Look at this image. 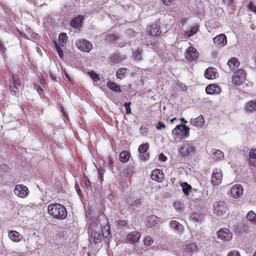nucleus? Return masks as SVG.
<instances>
[{"label": "nucleus", "mask_w": 256, "mask_h": 256, "mask_svg": "<svg viewBox=\"0 0 256 256\" xmlns=\"http://www.w3.org/2000/svg\"><path fill=\"white\" fill-rule=\"evenodd\" d=\"M48 212L52 218L58 220H64L67 216V210L66 208L59 203H54L48 206Z\"/></svg>", "instance_id": "1"}, {"label": "nucleus", "mask_w": 256, "mask_h": 256, "mask_svg": "<svg viewBox=\"0 0 256 256\" xmlns=\"http://www.w3.org/2000/svg\"><path fill=\"white\" fill-rule=\"evenodd\" d=\"M172 134L176 137V139H182L189 136L190 128L185 124H178L173 129Z\"/></svg>", "instance_id": "2"}, {"label": "nucleus", "mask_w": 256, "mask_h": 256, "mask_svg": "<svg viewBox=\"0 0 256 256\" xmlns=\"http://www.w3.org/2000/svg\"><path fill=\"white\" fill-rule=\"evenodd\" d=\"M67 41L68 36L64 32H62L58 36V44L56 41L54 42L56 52L58 53L60 58L62 59L64 58V53L61 47H63L66 44Z\"/></svg>", "instance_id": "3"}, {"label": "nucleus", "mask_w": 256, "mask_h": 256, "mask_svg": "<svg viewBox=\"0 0 256 256\" xmlns=\"http://www.w3.org/2000/svg\"><path fill=\"white\" fill-rule=\"evenodd\" d=\"M246 74L242 70L235 72L232 77V82L236 86H240L245 80Z\"/></svg>", "instance_id": "4"}, {"label": "nucleus", "mask_w": 256, "mask_h": 256, "mask_svg": "<svg viewBox=\"0 0 256 256\" xmlns=\"http://www.w3.org/2000/svg\"><path fill=\"white\" fill-rule=\"evenodd\" d=\"M227 206L224 201H217L214 204V213L218 216H222L226 210Z\"/></svg>", "instance_id": "5"}, {"label": "nucleus", "mask_w": 256, "mask_h": 256, "mask_svg": "<svg viewBox=\"0 0 256 256\" xmlns=\"http://www.w3.org/2000/svg\"><path fill=\"white\" fill-rule=\"evenodd\" d=\"M217 236L221 240L228 242L232 238V234L230 230L226 228H222L216 232Z\"/></svg>", "instance_id": "6"}, {"label": "nucleus", "mask_w": 256, "mask_h": 256, "mask_svg": "<svg viewBox=\"0 0 256 256\" xmlns=\"http://www.w3.org/2000/svg\"><path fill=\"white\" fill-rule=\"evenodd\" d=\"M199 54L196 49L192 46L188 47L185 52V58L190 62L196 60Z\"/></svg>", "instance_id": "7"}, {"label": "nucleus", "mask_w": 256, "mask_h": 256, "mask_svg": "<svg viewBox=\"0 0 256 256\" xmlns=\"http://www.w3.org/2000/svg\"><path fill=\"white\" fill-rule=\"evenodd\" d=\"M222 179V173L221 170L216 168L212 171L211 184L214 186L220 184Z\"/></svg>", "instance_id": "8"}, {"label": "nucleus", "mask_w": 256, "mask_h": 256, "mask_svg": "<svg viewBox=\"0 0 256 256\" xmlns=\"http://www.w3.org/2000/svg\"><path fill=\"white\" fill-rule=\"evenodd\" d=\"M180 154L183 156L191 155L195 152L194 146L190 143H185L183 144L179 150Z\"/></svg>", "instance_id": "9"}, {"label": "nucleus", "mask_w": 256, "mask_h": 256, "mask_svg": "<svg viewBox=\"0 0 256 256\" xmlns=\"http://www.w3.org/2000/svg\"><path fill=\"white\" fill-rule=\"evenodd\" d=\"M146 33L154 37L159 36L162 33L160 25L155 22L148 26L146 28Z\"/></svg>", "instance_id": "10"}, {"label": "nucleus", "mask_w": 256, "mask_h": 256, "mask_svg": "<svg viewBox=\"0 0 256 256\" xmlns=\"http://www.w3.org/2000/svg\"><path fill=\"white\" fill-rule=\"evenodd\" d=\"M14 193L20 198H25L28 196L29 191L26 186L23 184H17L14 189Z\"/></svg>", "instance_id": "11"}, {"label": "nucleus", "mask_w": 256, "mask_h": 256, "mask_svg": "<svg viewBox=\"0 0 256 256\" xmlns=\"http://www.w3.org/2000/svg\"><path fill=\"white\" fill-rule=\"evenodd\" d=\"M76 45L80 50L84 52H89L92 48L91 42L86 39L78 40Z\"/></svg>", "instance_id": "12"}, {"label": "nucleus", "mask_w": 256, "mask_h": 256, "mask_svg": "<svg viewBox=\"0 0 256 256\" xmlns=\"http://www.w3.org/2000/svg\"><path fill=\"white\" fill-rule=\"evenodd\" d=\"M213 41L216 48H220L226 45L227 43L226 36L224 34H220L214 38Z\"/></svg>", "instance_id": "13"}, {"label": "nucleus", "mask_w": 256, "mask_h": 256, "mask_svg": "<svg viewBox=\"0 0 256 256\" xmlns=\"http://www.w3.org/2000/svg\"><path fill=\"white\" fill-rule=\"evenodd\" d=\"M244 189L240 184H236L230 189V194L234 198H238L243 194Z\"/></svg>", "instance_id": "14"}, {"label": "nucleus", "mask_w": 256, "mask_h": 256, "mask_svg": "<svg viewBox=\"0 0 256 256\" xmlns=\"http://www.w3.org/2000/svg\"><path fill=\"white\" fill-rule=\"evenodd\" d=\"M148 148L149 146L147 143L142 144L139 146L138 150L140 154L141 160H146L149 158V153L148 152Z\"/></svg>", "instance_id": "15"}, {"label": "nucleus", "mask_w": 256, "mask_h": 256, "mask_svg": "<svg viewBox=\"0 0 256 256\" xmlns=\"http://www.w3.org/2000/svg\"><path fill=\"white\" fill-rule=\"evenodd\" d=\"M140 234L137 231H134L128 234L126 236V242L129 244H136L139 242Z\"/></svg>", "instance_id": "16"}, {"label": "nucleus", "mask_w": 256, "mask_h": 256, "mask_svg": "<svg viewBox=\"0 0 256 256\" xmlns=\"http://www.w3.org/2000/svg\"><path fill=\"white\" fill-rule=\"evenodd\" d=\"M160 222V218L155 215L148 216L146 220V225L148 228L154 226Z\"/></svg>", "instance_id": "17"}, {"label": "nucleus", "mask_w": 256, "mask_h": 256, "mask_svg": "<svg viewBox=\"0 0 256 256\" xmlns=\"http://www.w3.org/2000/svg\"><path fill=\"white\" fill-rule=\"evenodd\" d=\"M126 203L128 204L130 208L134 209L135 208L138 207L140 205L142 202V199L140 198L134 200L133 196L130 195L128 196L126 200Z\"/></svg>", "instance_id": "18"}, {"label": "nucleus", "mask_w": 256, "mask_h": 256, "mask_svg": "<svg viewBox=\"0 0 256 256\" xmlns=\"http://www.w3.org/2000/svg\"><path fill=\"white\" fill-rule=\"evenodd\" d=\"M204 75L207 79L214 80L218 77V74L216 68L210 67L205 70Z\"/></svg>", "instance_id": "19"}, {"label": "nucleus", "mask_w": 256, "mask_h": 256, "mask_svg": "<svg viewBox=\"0 0 256 256\" xmlns=\"http://www.w3.org/2000/svg\"><path fill=\"white\" fill-rule=\"evenodd\" d=\"M164 177L163 172L160 169L154 170L150 174V178L152 180L158 182L163 181Z\"/></svg>", "instance_id": "20"}, {"label": "nucleus", "mask_w": 256, "mask_h": 256, "mask_svg": "<svg viewBox=\"0 0 256 256\" xmlns=\"http://www.w3.org/2000/svg\"><path fill=\"white\" fill-rule=\"evenodd\" d=\"M220 91V88L216 84H209L206 88V94H218Z\"/></svg>", "instance_id": "21"}, {"label": "nucleus", "mask_w": 256, "mask_h": 256, "mask_svg": "<svg viewBox=\"0 0 256 256\" xmlns=\"http://www.w3.org/2000/svg\"><path fill=\"white\" fill-rule=\"evenodd\" d=\"M126 56H120L119 54L115 53L111 55L110 61L114 65L122 62L126 58Z\"/></svg>", "instance_id": "22"}, {"label": "nucleus", "mask_w": 256, "mask_h": 256, "mask_svg": "<svg viewBox=\"0 0 256 256\" xmlns=\"http://www.w3.org/2000/svg\"><path fill=\"white\" fill-rule=\"evenodd\" d=\"M190 123L194 126L202 128L204 124V118L202 115H200L196 118H191Z\"/></svg>", "instance_id": "23"}, {"label": "nucleus", "mask_w": 256, "mask_h": 256, "mask_svg": "<svg viewBox=\"0 0 256 256\" xmlns=\"http://www.w3.org/2000/svg\"><path fill=\"white\" fill-rule=\"evenodd\" d=\"M130 70L127 68H120L116 71V77L120 80H123L128 76Z\"/></svg>", "instance_id": "24"}, {"label": "nucleus", "mask_w": 256, "mask_h": 256, "mask_svg": "<svg viewBox=\"0 0 256 256\" xmlns=\"http://www.w3.org/2000/svg\"><path fill=\"white\" fill-rule=\"evenodd\" d=\"M120 36L117 34H108L104 39V41L108 44L118 43L120 38Z\"/></svg>", "instance_id": "25"}, {"label": "nucleus", "mask_w": 256, "mask_h": 256, "mask_svg": "<svg viewBox=\"0 0 256 256\" xmlns=\"http://www.w3.org/2000/svg\"><path fill=\"white\" fill-rule=\"evenodd\" d=\"M9 238L14 242H19L23 238L22 236L16 230H11L8 232Z\"/></svg>", "instance_id": "26"}, {"label": "nucleus", "mask_w": 256, "mask_h": 256, "mask_svg": "<svg viewBox=\"0 0 256 256\" xmlns=\"http://www.w3.org/2000/svg\"><path fill=\"white\" fill-rule=\"evenodd\" d=\"M248 162L250 164L256 166V148L250 150Z\"/></svg>", "instance_id": "27"}, {"label": "nucleus", "mask_w": 256, "mask_h": 256, "mask_svg": "<svg viewBox=\"0 0 256 256\" xmlns=\"http://www.w3.org/2000/svg\"><path fill=\"white\" fill-rule=\"evenodd\" d=\"M199 30V26L197 24H194L190 26V30H188L184 32V36H186L187 37H190L193 34L197 32Z\"/></svg>", "instance_id": "28"}, {"label": "nucleus", "mask_w": 256, "mask_h": 256, "mask_svg": "<svg viewBox=\"0 0 256 256\" xmlns=\"http://www.w3.org/2000/svg\"><path fill=\"white\" fill-rule=\"evenodd\" d=\"M83 20L84 17L82 16L75 18L72 20L70 25L74 28L79 29L82 25Z\"/></svg>", "instance_id": "29"}, {"label": "nucleus", "mask_w": 256, "mask_h": 256, "mask_svg": "<svg viewBox=\"0 0 256 256\" xmlns=\"http://www.w3.org/2000/svg\"><path fill=\"white\" fill-rule=\"evenodd\" d=\"M170 226L174 230L182 232L184 230V226L178 222L174 220H171L170 222Z\"/></svg>", "instance_id": "30"}, {"label": "nucleus", "mask_w": 256, "mask_h": 256, "mask_svg": "<svg viewBox=\"0 0 256 256\" xmlns=\"http://www.w3.org/2000/svg\"><path fill=\"white\" fill-rule=\"evenodd\" d=\"M228 65L230 70H234L238 67L240 62L236 58L233 57L228 60Z\"/></svg>", "instance_id": "31"}, {"label": "nucleus", "mask_w": 256, "mask_h": 256, "mask_svg": "<svg viewBox=\"0 0 256 256\" xmlns=\"http://www.w3.org/2000/svg\"><path fill=\"white\" fill-rule=\"evenodd\" d=\"M106 85L112 91L118 93L122 92L120 86L114 82L109 80Z\"/></svg>", "instance_id": "32"}, {"label": "nucleus", "mask_w": 256, "mask_h": 256, "mask_svg": "<svg viewBox=\"0 0 256 256\" xmlns=\"http://www.w3.org/2000/svg\"><path fill=\"white\" fill-rule=\"evenodd\" d=\"M190 218L196 222H200L204 219V216L200 212H194L190 215Z\"/></svg>", "instance_id": "33"}, {"label": "nucleus", "mask_w": 256, "mask_h": 256, "mask_svg": "<svg viewBox=\"0 0 256 256\" xmlns=\"http://www.w3.org/2000/svg\"><path fill=\"white\" fill-rule=\"evenodd\" d=\"M245 109L248 112H252L256 110V101L252 100L246 104Z\"/></svg>", "instance_id": "34"}, {"label": "nucleus", "mask_w": 256, "mask_h": 256, "mask_svg": "<svg viewBox=\"0 0 256 256\" xmlns=\"http://www.w3.org/2000/svg\"><path fill=\"white\" fill-rule=\"evenodd\" d=\"M130 157V154L127 150L122 151L120 154V160L122 162H127Z\"/></svg>", "instance_id": "35"}, {"label": "nucleus", "mask_w": 256, "mask_h": 256, "mask_svg": "<svg viewBox=\"0 0 256 256\" xmlns=\"http://www.w3.org/2000/svg\"><path fill=\"white\" fill-rule=\"evenodd\" d=\"M185 250L190 253L197 252L198 250L196 245L194 244H186L185 246Z\"/></svg>", "instance_id": "36"}, {"label": "nucleus", "mask_w": 256, "mask_h": 256, "mask_svg": "<svg viewBox=\"0 0 256 256\" xmlns=\"http://www.w3.org/2000/svg\"><path fill=\"white\" fill-rule=\"evenodd\" d=\"M180 186L182 188L183 192L186 195H188L190 190L192 189L190 185L188 184L187 182H184L181 184Z\"/></svg>", "instance_id": "37"}, {"label": "nucleus", "mask_w": 256, "mask_h": 256, "mask_svg": "<svg viewBox=\"0 0 256 256\" xmlns=\"http://www.w3.org/2000/svg\"><path fill=\"white\" fill-rule=\"evenodd\" d=\"M134 172V168L131 166H128L124 171V176L128 178H130L132 176Z\"/></svg>", "instance_id": "38"}, {"label": "nucleus", "mask_w": 256, "mask_h": 256, "mask_svg": "<svg viewBox=\"0 0 256 256\" xmlns=\"http://www.w3.org/2000/svg\"><path fill=\"white\" fill-rule=\"evenodd\" d=\"M246 218L251 222L256 224V214L252 210H250L248 213Z\"/></svg>", "instance_id": "39"}, {"label": "nucleus", "mask_w": 256, "mask_h": 256, "mask_svg": "<svg viewBox=\"0 0 256 256\" xmlns=\"http://www.w3.org/2000/svg\"><path fill=\"white\" fill-rule=\"evenodd\" d=\"M102 234L103 237L106 238H110V234L108 228V226H104L102 228Z\"/></svg>", "instance_id": "40"}, {"label": "nucleus", "mask_w": 256, "mask_h": 256, "mask_svg": "<svg viewBox=\"0 0 256 256\" xmlns=\"http://www.w3.org/2000/svg\"><path fill=\"white\" fill-rule=\"evenodd\" d=\"M142 49L137 48L133 52V56L134 58L138 60H141L142 58Z\"/></svg>", "instance_id": "41"}, {"label": "nucleus", "mask_w": 256, "mask_h": 256, "mask_svg": "<svg viewBox=\"0 0 256 256\" xmlns=\"http://www.w3.org/2000/svg\"><path fill=\"white\" fill-rule=\"evenodd\" d=\"M10 93L12 95L17 96L19 93V90L16 85L14 84H12L10 85Z\"/></svg>", "instance_id": "42"}, {"label": "nucleus", "mask_w": 256, "mask_h": 256, "mask_svg": "<svg viewBox=\"0 0 256 256\" xmlns=\"http://www.w3.org/2000/svg\"><path fill=\"white\" fill-rule=\"evenodd\" d=\"M212 154L214 155V158L218 160H222L224 156V153L218 150H215Z\"/></svg>", "instance_id": "43"}, {"label": "nucleus", "mask_w": 256, "mask_h": 256, "mask_svg": "<svg viewBox=\"0 0 256 256\" xmlns=\"http://www.w3.org/2000/svg\"><path fill=\"white\" fill-rule=\"evenodd\" d=\"M153 238L150 236H146L144 239V244L146 246H150L154 243Z\"/></svg>", "instance_id": "44"}, {"label": "nucleus", "mask_w": 256, "mask_h": 256, "mask_svg": "<svg viewBox=\"0 0 256 256\" xmlns=\"http://www.w3.org/2000/svg\"><path fill=\"white\" fill-rule=\"evenodd\" d=\"M88 74L94 82H96L100 80L99 76L94 71L88 72Z\"/></svg>", "instance_id": "45"}, {"label": "nucleus", "mask_w": 256, "mask_h": 256, "mask_svg": "<svg viewBox=\"0 0 256 256\" xmlns=\"http://www.w3.org/2000/svg\"><path fill=\"white\" fill-rule=\"evenodd\" d=\"M98 179L101 183L104 181V174L105 172V170L104 168L100 167L98 168Z\"/></svg>", "instance_id": "46"}, {"label": "nucleus", "mask_w": 256, "mask_h": 256, "mask_svg": "<svg viewBox=\"0 0 256 256\" xmlns=\"http://www.w3.org/2000/svg\"><path fill=\"white\" fill-rule=\"evenodd\" d=\"M174 207L178 212H182L183 210V206L181 202L178 201L175 202L174 204Z\"/></svg>", "instance_id": "47"}, {"label": "nucleus", "mask_w": 256, "mask_h": 256, "mask_svg": "<svg viewBox=\"0 0 256 256\" xmlns=\"http://www.w3.org/2000/svg\"><path fill=\"white\" fill-rule=\"evenodd\" d=\"M248 8L252 12L256 14V6H255L253 2H250L246 5Z\"/></svg>", "instance_id": "48"}, {"label": "nucleus", "mask_w": 256, "mask_h": 256, "mask_svg": "<svg viewBox=\"0 0 256 256\" xmlns=\"http://www.w3.org/2000/svg\"><path fill=\"white\" fill-rule=\"evenodd\" d=\"M101 234L99 232H95L94 236V244H99L101 241Z\"/></svg>", "instance_id": "49"}, {"label": "nucleus", "mask_w": 256, "mask_h": 256, "mask_svg": "<svg viewBox=\"0 0 256 256\" xmlns=\"http://www.w3.org/2000/svg\"><path fill=\"white\" fill-rule=\"evenodd\" d=\"M12 81L13 82L12 84H14V85H17L19 86H21V82L19 77L16 74L12 75Z\"/></svg>", "instance_id": "50"}, {"label": "nucleus", "mask_w": 256, "mask_h": 256, "mask_svg": "<svg viewBox=\"0 0 256 256\" xmlns=\"http://www.w3.org/2000/svg\"><path fill=\"white\" fill-rule=\"evenodd\" d=\"M140 132L144 136H147L148 134V128L145 127H141L140 128Z\"/></svg>", "instance_id": "51"}, {"label": "nucleus", "mask_w": 256, "mask_h": 256, "mask_svg": "<svg viewBox=\"0 0 256 256\" xmlns=\"http://www.w3.org/2000/svg\"><path fill=\"white\" fill-rule=\"evenodd\" d=\"M130 102H125L124 104L126 110V114H131V109L130 107Z\"/></svg>", "instance_id": "52"}, {"label": "nucleus", "mask_w": 256, "mask_h": 256, "mask_svg": "<svg viewBox=\"0 0 256 256\" xmlns=\"http://www.w3.org/2000/svg\"><path fill=\"white\" fill-rule=\"evenodd\" d=\"M84 179L86 186L87 188H91V186H92L91 182H90V180H89L88 176H86V175H84Z\"/></svg>", "instance_id": "53"}, {"label": "nucleus", "mask_w": 256, "mask_h": 256, "mask_svg": "<svg viewBox=\"0 0 256 256\" xmlns=\"http://www.w3.org/2000/svg\"><path fill=\"white\" fill-rule=\"evenodd\" d=\"M165 128L166 126L162 122H158L156 126V128L158 130H161L162 128Z\"/></svg>", "instance_id": "54"}, {"label": "nucleus", "mask_w": 256, "mask_h": 256, "mask_svg": "<svg viewBox=\"0 0 256 256\" xmlns=\"http://www.w3.org/2000/svg\"><path fill=\"white\" fill-rule=\"evenodd\" d=\"M158 158H159V159L162 162H166L167 160L166 156L163 153L160 154Z\"/></svg>", "instance_id": "55"}, {"label": "nucleus", "mask_w": 256, "mask_h": 256, "mask_svg": "<svg viewBox=\"0 0 256 256\" xmlns=\"http://www.w3.org/2000/svg\"><path fill=\"white\" fill-rule=\"evenodd\" d=\"M228 256H240L239 252L236 250L230 252Z\"/></svg>", "instance_id": "56"}, {"label": "nucleus", "mask_w": 256, "mask_h": 256, "mask_svg": "<svg viewBox=\"0 0 256 256\" xmlns=\"http://www.w3.org/2000/svg\"><path fill=\"white\" fill-rule=\"evenodd\" d=\"M163 4L166 6H170L172 2L174 0H162Z\"/></svg>", "instance_id": "57"}, {"label": "nucleus", "mask_w": 256, "mask_h": 256, "mask_svg": "<svg viewBox=\"0 0 256 256\" xmlns=\"http://www.w3.org/2000/svg\"><path fill=\"white\" fill-rule=\"evenodd\" d=\"M0 48H1V50L3 52H4V53L6 52V48L4 46L1 40H0Z\"/></svg>", "instance_id": "58"}, {"label": "nucleus", "mask_w": 256, "mask_h": 256, "mask_svg": "<svg viewBox=\"0 0 256 256\" xmlns=\"http://www.w3.org/2000/svg\"><path fill=\"white\" fill-rule=\"evenodd\" d=\"M76 190L78 195H80L82 194L81 190H80V186L78 184H75Z\"/></svg>", "instance_id": "59"}, {"label": "nucleus", "mask_w": 256, "mask_h": 256, "mask_svg": "<svg viewBox=\"0 0 256 256\" xmlns=\"http://www.w3.org/2000/svg\"><path fill=\"white\" fill-rule=\"evenodd\" d=\"M188 20V19L186 18H182L180 19V22L182 25H184Z\"/></svg>", "instance_id": "60"}, {"label": "nucleus", "mask_w": 256, "mask_h": 256, "mask_svg": "<svg viewBox=\"0 0 256 256\" xmlns=\"http://www.w3.org/2000/svg\"><path fill=\"white\" fill-rule=\"evenodd\" d=\"M0 168L4 169L6 171H8L10 170V168L4 164L0 165Z\"/></svg>", "instance_id": "61"}, {"label": "nucleus", "mask_w": 256, "mask_h": 256, "mask_svg": "<svg viewBox=\"0 0 256 256\" xmlns=\"http://www.w3.org/2000/svg\"><path fill=\"white\" fill-rule=\"evenodd\" d=\"M50 77L52 80L53 81H54V82L56 81V76L54 74H53L50 73Z\"/></svg>", "instance_id": "62"}, {"label": "nucleus", "mask_w": 256, "mask_h": 256, "mask_svg": "<svg viewBox=\"0 0 256 256\" xmlns=\"http://www.w3.org/2000/svg\"><path fill=\"white\" fill-rule=\"evenodd\" d=\"M118 224L122 226H125L126 224V222L125 220H121L118 222Z\"/></svg>", "instance_id": "63"}, {"label": "nucleus", "mask_w": 256, "mask_h": 256, "mask_svg": "<svg viewBox=\"0 0 256 256\" xmlns=\"http://www.w3.org/2000/svg\"><path fill=\"white\" fill-rule=\"evenodd\" d=\"M180 120L182 121V122L183 123L182 124H185L187 123V121L184 120V118H181Z\"/></svg>", "instance_id": "64"}]
</instances>
